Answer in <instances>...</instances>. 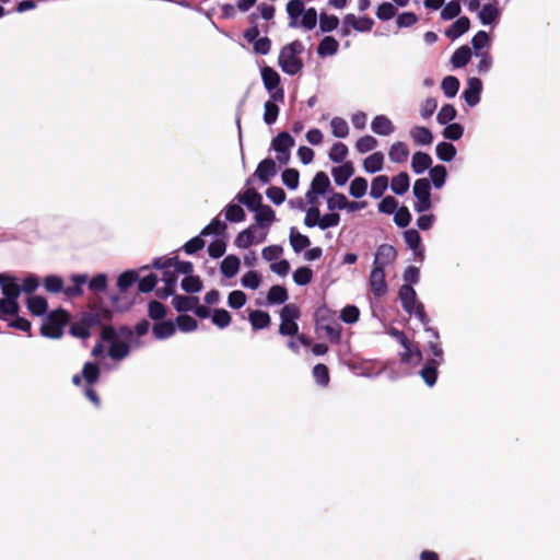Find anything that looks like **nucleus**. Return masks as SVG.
<instances>
[{
	"label": "nucleus",
	"mask_w": 560,
	"mask_h": 560,
	"mask_svg": "<svg viewBox=\"0 0 560 560\" xmlns=\"http://www.w3.org/2000/svg\"><path fill=\"white\" fill-rule=\"evenodd\" d=\"M412 192L417 199L413 205L416 212L423 213L432 208L431 183L428 178H418L413 184Z\"/></svg>",
	"instance_id": "20e7f679"
},
{
	"label": "nucleus",
	"mask_w": 560,
	"mask_h": 560,
	"mask_svg": "<svg viewBox=\"0 0 560 560\" xmlns=\"http://www.w3.org/2000/svg\"><path fill=\"white\" fill-rule=\"evenodd\" d=\"M175 331L176 326L172 320L156 322L152 328L153 336L158 340H165L172 337Z\"/></svg>",
	"instance_id": "bb28decb"
},
{
	"label": "nucleus",
	"mask_w": 560,
	"mask_h": 560,
	"mask_svg": "<svg viewBox=\"0 0 560 560\" xmlns=\"http://www.w3.org/2000/svg\"><path fill=\"white\" fill-rule=\"evenodd\" d=\"M404 238L408 247L413 252L416 259L423 261L424 247L421 243L420 233L416 229H408L404 232Z\"/></svg>",
	"instance_id": "9b49d317"
},
{
	"label": "nucleus",
	"mask_w": 560,
	"mask_h": 560,
	"mask_svg": "<svg viewBox=\"0 0 560 560\" xmlns=\"http://www.w3.org/2000/svg\"><path fill=\"white\" fill-rule=\"evenodd\" d=\"M438 359H429L422 366L420 371V375L423 378L424 383L432 387L438 380V368L441 365Z\"/></svg>",
	"instance_id": "4be33fe9"
},
{
	"label": "nucleus",
	"mask_w": 560,
	"mask_h": 560,
	"mask_svg": "<svg viewBox=\"0 0 560 560\" xmlns=\"http://www.w3.org/2000/svg\"><path fill=\"white\" fill-rule=\"evenodd\" d=\"M197 302V296L175 295L172 303L174 308L182 313L191 311Z\"/></svg>",
	"instance_id": "a18cd8bd"
},
{
	"label": "nucleus",
	"mask_w": 560,
	"mask_h": 560,
	"mask_svg": "<svg viewBox=\"0 0 560 560\" xmlns=\"http://www.w3.org/2000/svg\"><path fill=\"white\" fill-rule=\"evenodd\" d=\"M349 153L348 147L343 142H336L331 145L328 158L334 163L346 162V158Z\"/></svg>",
	"instance_id": "8fccbe9b"
},
{
	"label": "nucleus",
	"mask_w": 560,
	"mask_h": 560,
	"mask_svg": "<svg viewBox=\"0 0 560 560\" xmlns=\"http://www.w3.org/2000/svg\"><path fill=\"white\" fill-rule=\"evenodd\" d=\"M368 190V180L364 177L358 176L354 179H352L350 187H349V194L355 199L362 198Z\"/></svg>",
	"instance_id": "3c124183"
},
{
	"label": "nucleus",
	"mask_w": 560,
	"mask_h": 560,
	"mask_svg": "<svg viewBox=\"0 0 560 560\" xmlns=\"http://www.w3.org/2000/svg\"><path fill=\"white\" fill-rule=\"evenodd\" d=\"M285 9L289 16V26L291 28L299 27V18L302 16L305 10L303 0H290Z\"/></svg>",
	"instance_id": "5701e85b"
},
{
	"label": "nucleus",
	"mask_w": 560,
	"mask_h": 560,
	"mask_svg": "<svg viewBox=\"0 0 560 560\" xmlns=\"http://www.w3.org/2000/svg\"><path fill=\"white\" fill-rule=\"evenodd\" d=\"M456 115L457 110L452 104H444L436 115V121L444 126L454 120Z\"/></svg>",
	"instance_id": "603ef678"
},
{
	"label": "nucleus",
	"mask_w": 560,
	"mask_h": 560,
	"mask_svg": "<svg viewBox=\"0 0 560 560\" xmlns=\"http://www.w3.org/2000/svg\"><path fill=\"white\" fill-rule=\"evenodd\" d=\"M339 43L332 36H325L317 46V55L320 57L332 56L338 51Z\"/></svg>",
	"instance_id": "f704fd0d"
},
{
	"label": "nucleus",
	"mask_w": 560,
	"mask_h": 560,
	"mask_svg": "<svg viewBox=\"0 0 560 560\" xmlns=\"http://www.w3.org/2000/svg\"><path fill=\"white\" fill-rule=\"evenodd\" d=\"M282 183L291 190L299 187L300 173L296 168H285L282 172Z\"/></svg>",
	"instance_id": "680f3d73"
},
{
	"label": "nucleus",
	"mask_w": 560,
	"mask_h": 560,
	"mask_svg": "<svg viewBox=\"0 0 560 560\" xmlns=\"http://www.w3.org/2000/svg\"><path fill=\"white\" fill-rule=\"evenodd\" d=\"M138 280V273L133 270H127L119 275L117 285L121 292H126Z\"/></svg>",
	"instance_id": "e2e57ef3"
},
{
	"label": "nucleus",
	"mask_w": 560,
	"mask_h": 560,
	"mask_svg": "<svg viewBox=\"0 0 560 560\" xmlns=\"http://www.w3.org/2000/svg\"><path fill=\"white\" fill-rule=\"evenodd\" d=\"M446 177H447V171L444 165L439 164V165L432 166L430 168V178H431L432 185L436 189H440L445 185Z\"/></svg>",
	"instance_id": "de8ad7c7"
},
{
	"label": "nucleus",
	"mask_w": 560,
	"mask_h": 560,
	"mask_svg": "<svg viewBox=\"0 0 560 560\" xmlns=\"http://www.w3.org/2000/svg\"><path fill=\"white\" fill-rule=\"evenodd\" d=\"M479 21L482 25H491L500 18V9L498 2H489L482 5L478 13Z\"/></svg>",
	"instance_id": "6ab92c4d"
},
{
	"label": "nucleus",
	"mask_w": 560,
	"mask_h": 560,
	"mask_svg": "<svg viewBox=\"0 0 560 560\" xmlns=\"http://www.w3.org/2000/svg\"><path fill=\"white\" fill-rule=\"evenodd\" d=\"M410 186V178L406 172H400L392 178L390 189L394 194L402 196L406 194Z\"/></svg>",
	"instance_id": "2f4dec72"
},
{
	"label": "nucleus",
	"mask_w": 560,
	"mask_h": 560,
	"mask_svg": "<svg viewBox=\"0 0 560 560\" xmlns=\"http://www.w3.org/2000/svg\"><path fill=\"white\" fill-rule=\"evenodd\" d=\"M445 128L442 131V135L445 139L451 141L459 140L464 135V127L458 122L444 125Z\"/></svg>",
	"instance_id": "052dcab7"
},
{
	"label": "nucleus",
	"mask_w": 560,
	"mask_h": 560,
	"mask_svg": "<svg viewBox=\"0 0 560 560\" xmlns=\"http://www.w3.org/2000/svg\"><path fill=\"white\" fill-rule=\"evenodd\" d=\"M241 260L235 255H228L221 261V272L226 278H233L240 270Z\"/></svg>",
	"instance_id": "72a5a7b5"
},
{
	"label": "nucleus",
	"mask_w": 560,
	"mask_h": 560,
	"mask_svg": "<svg viewBox=\"0 0 560 560\" xmlns=\"http://www.w3.org/2000/svg\"><path fill=\"white\" fill-rule=\"evenodd\" d=\"M409 155V149L405 142L398 141L392 144L388 151L389 160L393 163H404Z\"/></svg>",
	"instance_id": "c756f323"
},
{
	"label": "nucleus",
	"mask_w": 560,
	"mask_h": 560,
	"mask_svg": "<svg viewBox=\"0 0 560 560\" xmlns=\"http://www.w3.org/2000/svg\"><path fill=\"white\" fill-rule=\"evenodd\" d=\"M402 348L404 351L399 353L401 363L407 365H417L422 361V352L418 347H412L409 342L408 346Z\"/></svg>",
	"instance_id": "cd10ccee"
},
{
	"label": "nucleus",
	"mask_w": 560,
	"mask_h": 560,
	"mask_svg": "<svg viewBox=\"0 0 560 560\" xmlns=\"http://www.w3.org/2000/svg\"><path fill=\"white\" fill-rule=\"evenodd\" d=\"M290 244L295 253H300L311 245V241L306 235L300 233L296 228H291Z\"/></svg>",
	"instance_id": "ea45409f"
},
{
	"label": "nucleus",
	"mask_w": 560,
	"mask_h": 560,
	"mask_svg": "<svg viewBox=\"0 0 560 560\" xmlns=\"http://www.w3.org/2000/svg\"><path fill=\"white\" fill-rule=\"evenodd\" d=\"M377 140L370 135L359 138L355 142V149L359 153H366L374 150L377 147Z\"/></svg>",
	"instance_id": "0e129e2a"
},
{
	"label": "nucleus",
	"mask_w": 560,
	"mask_h": 560,
	"mask_svg": "<svg viewBox=\"0 0 560 560\" xmlns=\"http://www.w3.org/2000/svg\"><path fill=\"white\" fill-rule=\"evenodd\" d=\"M89 290L94 293H104L108 287V277L105 273H97L92 279L86 281Z\"/></svg>",
	"instance_id": "79ce46f5"
},
{
	"label": "nucleus",
	"mask_w": 560,
	"mask_h": 560,
	"mask_svg": "<svg viewBox=\"0 0 560 560\" xmlns=\"http://www.w3.org/2000/svg\"><path fill=\"white\" fill-rule=\"evenodd\" d=\"M435 153L441 161L451 162L456 156L457 150L451 142L442 141L436 144Z\"/></svg>",
	"instance_id": "a19ab883"
},
{
	"label": "nucleus",
	"mask_w": 560,
	"mask_h": 560,
	"mask_svg": "<svg viewBox=\"0 0 560 560\" xmlns=\"http://www.w3.org/2000/svg\"><path fill=\"white\" fill-rule=\"evenodd\" d=\"M410 137L419 145H429L433 141V135L427 127L416 126L410 129Z\"/></svg>",
	"instance_id": "c85d7f7f"
},
{
	"label": "nucleus",
	"mask_w": 560,
	"mask_h": 560,
	"mask_svg": "<svg viewBox=\"0 0 560 560\" xmlns=\"http://www.w3.org/2000/svg\"><path fill=\"white\" fill-rule=\"evenodd\" d=\"M20 311L18 301L10 299L0 300V320H7L8 316H15Z\"/></svg>",
	"instance_id": "09e8293b"
},
{
	"label": "nucleus",
	"mask_w": 560,
	"mask_h": 560,
	"mask_svg": "<svg viewBox=\"0 0 560 560\" xmlns=\"http://www.w3.org/2000/svg\"><path fill=\"white\" fill-rule=\"evenodd\" d=\"M384 165V154L381 151L374 152L363 161V168L366 173L380 172Z\"/></svg>",
	"instance_id": "7c9ffc66"
},
{
	"label": "nucleus",
	"mask_w": 560,
	"mask_h": 560,
	"mask_svg": "<svg viewBox=\"0 0 560 560\" xmlns=\"http://www.w3.org/2000/svg\"><path fill=\"white\" fill-rule=\"evenodd\" d=\"M257 230V225H249L247 229L240 232L235 238V245L240 248H248L255 243H261L266 238V232L262 233L259 240L255 238V232Z\"/></svg>",
	"instance_id": "4468645a"
},
{
	"label": "nucleus",
	"mask_w": 560,
	"mask_h": 560,
	"mask_svg": "<svg viewBox=\"0 0 560 560\" xmlns=\"http://www.w3.org/2000/svg\"><path fill=\"white\" fill-rule=\"evenodd\" d=\"M432 167V158L430 154L418 151L413 153L411 159V168L416 174H423L427 170Z\"/></svg>",
	"instance_id": "393cba45"
},
{
	"label": "nucleus",
	"mask_w": 560,
	"mask_h": 560,
	"mask_svg": "<svg viewBox=\"0 0 560 560\" xmlns=\"http://www.w3.org/2000/svg\"><path fill=\"white\" fill-rule=\"evenodd\" d=\"M176 325H177V327H178V329L180 331H183V332H190V331H194L197 328L198 323L190 315L180 314L176 318Z\"/></svg>",
	"instance_id": "338daca9"
},
{
	"label": "nucleus",
	"mask_w": 560,
	"mask_h": 560,
	"mask_svg": "<svg viewBox=\"0 0 560 560\" xmlns=\"http://www.w3.org/2000/svg\"><path fill=\"white\" fill-rule=\"evenodd\" d=\"M371 129L374 133L386 137L395 131V126L387 116L377 115L371 122Z\"/></svg>",
	"instance_id": "412c9836"
},
{
	"label": "nucleus",
	"mask_w": 560,
	"mask_h": 560,
	"mask_svg": "<svg viewBox=\"0 0 560 560\" xmlns=\"http://www.w3.org/2000/svg\"><path fill=\"white\" fill-rule=\"evenodd\" d=\"M331 132L336 138H346L349 135V125L341 117H334L330 120Z\"/></svg>",
	"instance_id": "4d7b16f0"
},
{
	"label": "nucleus",
	"mask_w": 560,
	"mask_h": 560,
	"mask_svg": "<svg viewBox=\"0 0 560 560\" xmlns=\"http://www.w3.org/2000/svg\"><path fill=\"white\" fill-rule=\"evenodd\" d=\"M369 284L375 298H382L387 293L385 270L382 266H373L369 278Z\"/></svg>",
	"instance_id": "0eeeda50"
},
{
	"label": "nucleus",
	"mask_w": 560,
	"mask_h": 560,
	"mask_svg": "<svg viewBox=\"0 0 560 560\" xmlns=\"http://www.w3.org/2000/svg\"><path fill=\"white\" fill-rule=\"evenodd\" d=\"M0 288L2 294L4 295L3 299L18 301L21 294V288L16 277L0 273Z\"/></svg>",
	"instance_id": "1a4fd4ad"
},
{
	"label": "nucleus",
	"mask_w": 560,
	"mask_h": 560,
	"mask_svg": "<svg viewBox=\"0 0 560 560\" xmlns=\"http://www.w3.org/2000/svg\"><path fill=\"white\" fill-rule=\"evenodd\" d=\"M279 110L280 109L277 105V102H275L272 98L267 101L264 105V121L269 126L275 124L278 118Z\"/></svg>",
	"instance_id": "864d4df0"
},
{
	"label": "nucleus",
	"mask_w": 560,
	"mask_h": 560,
	"mask_svg": "<svg viewBox=\"0 0 560 560\" xmlns=\"http://www.w3.org/2000/svg\"><path fill=\"white\" fill-rule=\"evenodd\" d=\"M82 376L88 383V385H93L94 383L97 382L100 376L98 365L94 362H86L82 369Z\"/></svg>",
	"instance_id": "6e6d98bb"
},
{
	"label": "nucleus",
	"mask_w": 560,
	"mask_h": 560,
	"mask_svg": "<svg viewBox=\"0 0 560 560\" xmlns=\"http://www.w3.org/2000/svg\"><path fill=\"white\" fill-rule=\"evenodd\" d=\"M471 58V50L468 46L464 45L458 47L451 57V63L454 68H464Z\"/></svg>",
	"instance_id": "473e14b6"
},
{
	"label": "nucleus",
	"mask_w": 560,
	"mask_h": 560,
	"mask_svg": "<svg viewBox=\"0 0 560 560\" xmlns=\"http://www.w3.org/2000/svg\"><path fill=\"white\" fill-rule=\"evenodd\" d=\"M261 79L265 89L270 94V98L275 102L283 103L284 101V91L280 86V75L279 73L272 69L271 67L265 66L261 68Z\"/></svg>",
	"instance_id": "39448f33"
},
{
	"label": "nucleus",
	"mask_w": 560,
	"mask_h": 560,
	"mask_svg": "<svg viewBox=\"0 0 560 560\" xmlns=\"http://www.w3.org/2000/svg\"><path fill=\"white\" fill-rule=\"evenodd\" d=\"M399 300L401 303V306L406 313L409 315L413 314V310L419 305V301L417 298V292L410 284H402L399 288Z\"/></svg>",
	"instance_id": "9d476101"
},
{
	"label": "nucleus",
	"mask_w": 560,
	"mask_h": 560,
	"mask_svg": "<svg viewBox=\"0 0 560 560\" xmlns=\"http://www.w3.org/2000/svg\"><path fill=\"white\" fill-rule=\"evenodd\" d=\"M105 341L109 343L108 355L113 360L121 361L122 359L128 357V354L130 352V343L131 342H127V341L118 340V339L105 340Z\"/></svg>",
	"instance_id": "aec40b11"
},
{
	"label": "nucleus",
	"mask_w": 560,
	"mask_h": 560,
	"mask_svg": "<svg viewBox=\"0 0 560 560\" xmlns=\"http://www.w3.org/2000/svg\"><path fill=\"white\" fill-rule=\"evenodd\" d=\"M313 377L315 382L323 387H326L329 384L330 377H329V370L328 368L323 364L318 363L313 368Z\"/></svg>",
	"instance_id": "13d9d810"
},
{
	"label": "nucleus",
	"mask_w": 560,
	"mask_h": 560,
	"mask_svg": "<svg viewBox=\"0 0 560 560\" xmlns=\"http://www.w3.org/2000/svg\"><path fill=\"white\" fill-rule=\"evenodd\" d=\"M69 319V314L65 310L50 312L45 318L40 327V334L48 338H60L63 334V327Z\"/></svg>",
	"instance_id": "7ed1b4c3"
},
{
	"label": "nucleus",
	"mask_w": 560,
	"mask_h": 560,
	"mask_svg": "<svg viewBox=\"0 0 560 560\" xmlns=\"http://www.w3.org/2000/svg\"><path fill=\"white\" fill-rule=\"evenodd\" d=\"M288 299V290L282 285H272L267 294V303L269 305L283 304Z\"/></svg>",
	"instance_id": "58836bf2"
},
{
	"label": "nucleus",
	"mask_w": 560,
	"mask_h": 560,
	"mask_svg": "<svg viewBox=\"0 0 560 560\" xmlns=\"http://www.w3.org/2000/svg\"><path fill=\"white\" fill-rule=\"evenodd\" d=\"M260 283L261 276L255 270L247 271L241 278V284L246 289L256 290L259 288Z\"/></svg>",
	"instance_id": "bf43d9fd"
},
{
	"label": "nucleus",
	"mask_w": 560,
	"mask_h": 560,
	"mask_svg": "<svg viewBox=\"0 0 560 560\" xmlns=\"http://www.w3.org/2000/svg\"><path fill=\"white\" fill-rule=\"evenodd\" d=\"M470 27V20L467 16H459L446 31L445 36L455 40L466 32H468Z\"/></svg>",
	"instance_id": "b1692460"
},
{
	"label": "nucleus",
	"mask_w": 560,
	"mask_h": 560,
	"mask_svg": "<svg viewBox=\"0 0 560 560\" xmlns=\"http://www.w3.org/2000/svg\"><path fill=\"white\" fill-rule=\"evenodd\" d=\"M303 51L304 45L300 40H293L284 45L278 57V65L281 70L289 75L298 74L304 66L300 57Z\"/></svg>",
	"instance_id": "f03ea898"
},
{
	"label": "nucleus",
	"mask_w": 560,
	"mask_h": 560,
	"mask_svg": "<svg viewBox=\"0 0 560 560\" xmlns=\"http://www.w3.org/2000/svg\"><path fill=\"white\" fill-rule=\"evenodd\" d=\"M224 212L225 219L232 223L243 222L246 219V213L244 209L240 205L234 202H230L225 207Z\"/></svg>",
	"instance_id": "c03bdc74"
},
{
	"label": "nucleus",
	"mask_w": 560,
	"mask_h": 560,
	"mask_svg": "<svg viewBox=\"0 0 560 560\" xmlns=\"http://www.w3.org/2000/svg\"><path fill=\"white\" fill-rule=\"evenodd\" d=\"M462 8L458 1L452 0L446 3L441 11V19L450 21L457 18L460 14Z\"/></svg>",
	"instance_id": "774afa93"
},
{
	"label": "nucleus",
	"mask_w": 560,
	"mask_h": 560,
	"mask_svg": "<svg viewBox=\"0 0 560 560\" xmlns=\"http://www.w3.org/2000/svg\"><path fill=\"white\" fill-rule=\"evenodd\" d=\"M412 215L406 206L397 208L394 212V222L398 228H407L411 222Z\"/></svg>",
	"instance_id": "69168bd1"
},
{
	"label": "nucleus",
	"mask_w": 560,
	"mask_h": 560,
	"mask_svg": "<svg viewBox=\"0 0 560 560\" xmlns=\"http://www.w3.org/2000/svg\"><path fill=\"white\" fill-rule=\"evenodd\" d=\"M388 187V177L386 175H378L372 179L370 196L374 199L383 197Z\"/></svg>",
	"instance_id": "37998d69"
},
{
	"label": "nucleus",
	"mask_w": 560,
	"mask_h": 560,
	"mask_svg": "<svg viewBox=\"0 0 560 560\" xmlns=\"http://www.w3.org/2000/svg\"><path fill=\"white\" fill-rule=\"evenodd\" d=\"M162 280L164 282V288H160L156 290V295L160 299H166L171 295L175 294L176 284H177V275L175 271L171 269H166L163 271Z\"/></svg>",
	"instance_id": "dca6fc26"
},
{
	"label": "nucleus",
	"mask_w": 560,
	"mask_h": 560,
	"mask_svg": "<svg viewBox=\"0 0 560 560\" xmlns=\"http://www.w3.org/2000/svg\"><path fill=\"white\" fill-rule=\"evenodd\" d=\"M295 144L294 138L288 131L279 132L271 141V149L277 153L289 151Z\"/></svg>",
	"instance_id": "a878e982"
},
{
	"label": "nucleus",
	"mask_w": 560,
	"mask_h": 560,
	"mask_svg": "<svg viewBox=\"0 0 560 560\" xmlns=\"http://www.w3.org/2000/svg\"><path fill=\"white\" fill-rule=\"evenodd\" d=\"M354 166L351 161H346L339 166L331 168V175L337 186H343L353 176Z\"/></svg>",
	"instance_id": "f3484780"
},
{
	"label": "nucleus",
	"mask_w": 560,
	"mask_h": 560,
	"mask_svg": "<svg viewBox=\"0 0 560 560\" xmlns=\"http://www.w3.org/2000/svg\"><path fill=\"white\" fill-rule=\"evenodd\" d=\"M330 187L331 185L328 175L323 171L317 172L312 179L311 188L317 194L325 195L330 190Z\"/></svg>",
	"instance_id": "4c0bfd02"
},
{
	"label": "nucleus",
	"mask_w": 560,
	"mask_h": 560,
	"mask_svg": "<svg viewBox=\"0 0 560 560\" xmlns=\"http://www.w3.org/2000/svg\"><path fill=\"white\" fill-rule=\"evenodd\" d=\"M276 174V162L271 158H266L257 165L254 176H256L262 184H268Z\"/></svg>",
	"instance_id": "ddd939ff"
},
{
	"label": "nucleus",
	"mask_w": 560,
	"mask_h": 560,
	"mask_svg": "<svg viewBox=\"0 0 560 560\" xmlns=\"http://www.w3.org/2000/svg\"><path fill=\"white\" fill-rule=\"evenodd\" d=\"M28 311L35 316H42L47 312V300L42 295H32L26 301Z\"/></svg>",
	"instance_id": "c9c22d12"
},
{
	"label": "nucleus",
	"mask_w": 560,
	"mask_h": 560,
	"mask_svg": "<svg viewBox=\"0 0 560 560\" xmlns=\"http://www.w3.org/2000/svg\"><path fill=\"white\" fill-rule=\"evenodd\" d=\"M124 340L127 342H135V346H139V341L133 340V330L126 325H121L118 328H115L110 325L102 326L101 331V340Z\"/></svg>",
	"instance_id": "423d86ee"
},
{
	"label": "nucleus",
	"mask_w": 560,
	"mask_h": 560,
	"mask_svg": "<svg viewBox=\"0 0 560 560\" xmlns=\"http://www.w3.org/2000/svg\"><path fill=\"white\" fill-rule=\"evenodd\" d=\"M235 199L252 212L262 205V196L255 188L250 187L240 191Z\"/></svg>",
	"instance_id": "f8f14e48"
},
{
	"label": "nucleus",
	"mask_w": 560,
	"mask_h": 560,
	"mask_svg": "<svg viewBox=\"0 0 560 560\" xmlns=\"http://www.w3.org/2000/svg\"><path fill=\"white\" fill-rule=\"evenodd\" d=\"M72 285L65 287L63 279L57 275L46 276L43 280L45 290L52 294L63 293L69 299L82 296L84 293L83 285L88 281L86 273H73L70 277Z\"/></svg>",
	"instance_id": "f257e3e1"
},
{
	"label": "nucleus",
	"mask_w": 560,
	"mask_h": 560,
	"mask_svg": "<svg viewBox=\"0 0 560 560\" xmlns=\"http://www.w3.org/2000/svg\"><path fill=\"white\" fill-rule=\"evenodd\" d=\"M397 257V252L393 245L382 244L375 254L373 266H382L384 269L392 264Z\"/></svg>",
	"instance_id": "2eb2a0df"
},
{
	"label": "nucleus",
	"mask_w": 560,
	"mask_h": 560,
	"mask_svg": "<svg viewBox=\"0 0 560 560\" xmlns=\"http://www.w3.org/2000/svg\"><path fill=\"white\" fill-rule=\"evenodd\" d=\"M459 86V80L454 75H447L441 82V89L447 98L455 97Z\"/></svg>",
	"instance_id": "49530a36"
},
{
	"label": "nucleus",
	"mask_w": 560,
	"mask_h": 560,
	"mask_svg": "<svg viewBox=\"0 0 560 560\" xmlns=\"http://www.w3.org/2000/svg\"><path fill=\"white\" fill-rule=\"evenodd\" d=\"M226 230L225 222L221 221L219 218H214L208 225H206L201 232L200 235L208 236V235H223Z\"/></svg>",
	"instance_id": "5fc2aeb1"
},
{
	"label": "nucleus",
	"mask_w": 560,
	"mask_h": 560,
	"mask_svg": "<svg viewBox=\"0 0 560 560\" xmlns=\"http://www.w3.org/2000/svg\"><path fill=\"white\" fill-rule=\"evenodd\" d=\"M253 212H255V221H256L255 225H257V228L268 230L269 226L276 220V213L272 210V208L268 205H261Z\"/></svg>",
	"instance_id": "a211bd4d"
},
{
	"label": "nucleus",
	"mask_w": 560,
	"mask_h": 560,
	"mask_svg": "<svg viewBox=\"0 0 560 560\" xmlns=\"http://www.w3.org/2000/svg\"><path fill=\"white\" fill-rule=\"evenodd\" d=\"M249 323L254 329H265L270 325V315L260 310H255L249 313Z\"/></svg>",
	"instance_id": "e433bc0d"
},
{
	"label": "nucleus",
	"mask_w": 560,
	"mask_h": 560,
	"mask_svg": "<svg viewBox=\"0 0 560 560\" xmlns=\"http://www.w3.org/2000/svg\"><path fill=\"white\" fill-rule=\"evenodd\" d=\"M482 92V82L479 78L472 77L467 80V88L463 92V97L469 107H474L480 102Z\"/></svg>",
	"instance_id": "6e6552de"
}]
</instances>
